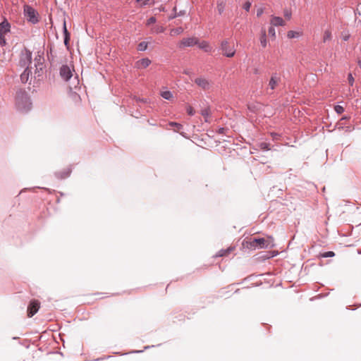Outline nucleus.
I'll return each mask as SVG.
<instances>
[{
	"instance_id": "nucleus-1",
	"label": "nucleus",
	"mask_w": 361,
	"mask_h": 361,
	"mask_svg": "<svg viewBox=\"0 0 361 361\" xmlns=\"http://www.w3.org/2000/svg\"><path fill=\"white\" fill-rule=\"evenodd\" d=\"M16 105L18 110L27 112L31 109L32 103L25 90H19L16 93Z\"/></svg>"
},
{
	"instance_id": "nucleus-2",
	"label": "nucleus",
	"mask_w": 361,
	"mask_h": 361,
	"mask_svg": "<svg viewBox=\"0 0 361 361\" xmlns=\"http://www.w3.org/2000/svg\"><path fill=\"white\" fill-rule=\"evenodd\" d=\"M250 248H268L273 247L274 245V239L271 237H269L268 239H264L263 238H255L250 241Z\"/></svg>"
},
{
	"instance_id": "nucleus-3",
	"label": "nucleus",
	"mask_w": 361,
	"mask_h": 361,
	"mask_svg": "<svg viewBox=\"0 0 361 361\" xmlns=\"http://www.w3.org/2000/svg\"><path fill=\"white\" fill-rule=\"evenodd\" d=\"M32 61V52L25 49L20 55L18 66L22 68H30Z\"/></svg>"
},
{
	"instance_id": "nucleus-4",
	"label": "nucleus",
	"mask_w": 361,
	"mask_h": 361,
	"mask_svg": "<svg viewBox=\"0 0 361 361\" xmlns=\"http://www.w3.org/2000/svg\"><path fill=\"white\" fill-rule=\"evenodd\" d=\"M24 15L27 18V20L32 24H36L39 22L38 13L29 5L24 6Z\"/></svg>"
},
{
	"instance_id": "nucleus-5",
	"label": "nucleus",
	"mask_w": 361,
	"mask_h": 361,
	"mask_svg": "<svg viewBox=\"0 0 361 361\" xmlns=\"http://www.w3.org/2000/svg\"><path fill=\"white\" fill-rule=\"evenodd\" d=\"M221 49L223 54L229 58L233 57L235 53L234 46L231 44L226 39L221 42Z\"/></svg>"
},
{
	"instance_id": "nucleus-6",
	"label": "nucleus",
	"mask_w": 361,
	"mask_h": 361,
	"mask_svg": "<svg viewBox=\"0 0 361 361\" xmlns=\"http://www.w3.org/2000/svg\"><path fill=\"white\" fill-rule=\"evenodd\" d=\"M59 74L65 81H68L73 75L72 70L68 65H63L60 68Z\"/></svg>"
},
{
	"instance_id": "nucleus-7",
	"label": "nucleus",
	"mask_w": 361,
	"mask_h": 361,
	"mask_svg": "<svg viewBox=\"0 0 361 361\" xmlns=\"http://www.w3.org/2000/svg\"><path fill=\"white\" fill-rule=\"evenodd\" d=\"M195 84L204 90H209L211 87L210 81L202 77L197 78L195 80Z\"/></svg>"
},
{
	"instance_id": "nucleus-8",
	"label": "nucleus",
	"mask_w": 361,
	"mask_h": 361,
	"mask_svg": "<svg viewBox=\"0 0 361 361\" xmlns=\"http://www.w3.org/2000/svg\"><path fill=\"white\" fill-rule=\"evenodd\" d=\"M198 39L196 37H188V38H183L180 44L179 47L183 48V47H192L195 44H197Z\"/></svg>"
},
{
	"instance_id": "nucleus-9",
	"label": "nucleus",
	"mask_w": 361,
	"mask_h": 361,
	"mask_svg": "<svg viewBox=\"0 0 361 361\" xmlns=\"http://www.w3.org/2000/svg\"><path fill=\"white\" fill-rule=\"evenodd\" d=\"M281 80V77L276 73H272L268 84L269 89L271 90H275Z\"/></svg>"
},
{
	"instance_id": "nucleus-10",
	"label": "nucleus",
	"mask_w": 361,
	"mask_h": 361,
	"mask_svg": "<svg viewBox=\"0 0 361 361\" xmlns=\"http://www.w3.org/2000/svg\"><path fill=\"white\" fill-rule=\"evenodd\" d=\"M39 308V302L37 300L31 301L27 307V316L32 317L38 311Z\"/></svg>"
},
{
	"instance_id": "nucleus-11",
	"label": "nucleus",
	"mask_w": 361,
	"mask_h": 361,
	"mask_svg": "<svg viewBox=\"0 0 361 361\" xmlns=\"http://www.w3.org/2000/svg\"><path fill=\"white\" fill-rule=\"evenodd\" d=\"M39 59L35 58V61H37V63H35V78L39 77L41 75V73L43 69V63L42 60L43 59L40 54H38Z\"/></svg>"
},
{
	"instance_id": "nucleus-12",
	"label": "nucleus",
	"mask_w": 361,
	"mask_h": 361,
	"mask_svg": "<svg viewBox=\"0 0 361 361\" xmlns=\"http://www.w3.org/2000/svg\"><path fill=\"white\" fill-rule=\"evenodd\" d=\"M151 64V60L148 58H143L135 63V67L137 69L146 68Z\"/></svg>"
},
{
	"instance_id": "nucleus-13",
	"label": "nucleus",
	"mask_w": 361,
	"mask_h": 361,
	"mask_svg": "<svg viewBox=\"0 0 361 361\" xmlns=\"http://www.w3.org/2000/svg\"><path fill=\"white\" fill-rule=\"evenodd\" d=\"M11 29V25L7 21L6 19H4L1 23H0V33L5 35L10 32Z\"/></svg>"
},
{
	"instance_id": "nucleus-14",
	"label": "nucleus",
	"mask_w": 361,
	"mask_h": 361,
	"mask_svg": "<svg viewBox=\"0 0 361 361\" xmlns=\"http://www.w3.org/2000/svg\"><path fill=\"white\" fill-rule=\"evenodd\" d=\"M271 24L273 26H284L286 23L282 18L273 16L271 19Z\"/></svg>"
},
{
	"instance_id": "nucleus-15",
	"label": "nucleus",
	"mask_w": 361,
	"mask_h": 361,
	"mask_svg": "<svg viewBox=\"0 0 361 361\" xmlns=\"http://www.w3.org/2000/svg\"><path fill=\"white\" fill-rule=\"evenodd\" d=\"M31 71L30 68H25L23 72L20 74V80L23 83H26L29 80Z\"/></svg>"
},
{
	"instance_id": "nucleus-16",
	"label": "nucleus",
	"mask_w": 361,
	"mask_h": 361,
	"mask_svg": "<svg viewBox=\"0 0 361 361\" xmlns=\"http://www.w3.org/2000/svg\"><path fill=\"white\" fill-rule=\"evenodd\" d=\"M226 7V1L225 0H218L217 1V11L219 15H221Z\"/></svg>"
},
{
	"instance_id": "nucleus-17",
	"label": "nucleus",
	"mask_w": 361,
	"mask_h": 361,
	"mask_svg": "<svg viewBox=\"0 0 361 361\" xmlns=\"http://www.w3.org/2000/svg\"><path fill=\"white\" fill-rule=\"evenodd\" d=\"M260 44L262 47H266L267 44V34L264 29L261 30Z\"/></svg>"
},
{
	"instance_id": "nucleus-18",
	"label": "nucleus",
	"mask_w": 361,
	"mask_h": 361,
	"mask_svg": "<svg viewBox=\"0 0 361 361\" xmlns=\"http://www.w3.org/2000/svg\"><path fill=\"white\" fill-rule=\"evenodd\" d=\"M332 39V34L330 29H327L324 32L322 41L324 43Z\"/></svg>"
},
{
	"instance_id": "nucleus-19",
	"label": "nucleus",
	"mask_w": 361,
	"mask_h": 361,
	"mask_svg": "<svg viewBox=\"0 0 361 361\" xmlns=\"http://www.w3.org/2000/svg\"><path fill=\"white\" fill-rule=\"evenodd\" d=\"M302 35L301 32L290 30L287 33V37L290 39L298 38Z\"/></svg>"
},
{
	"instance_id": "nucleus-20",
	"label": "nucleus",
	"mask_w": 361,
	"mask_h": 361,
	"mask_svg": "<svg viewBox=\"0 0 361 361\" xmlns=\"http://www.w3.org/2000/svg\"><path fill=\"white\" fill-rule=\"evenodd\" d=\"M47 55L49 61H54L56 56L54 54V49L51 46L49 47L47 51Z\"/></svg>"
},
{
	"instance_id": "nucleus-21",
	"label": "nucleus",
	"mask_w": 361,
	"mask_h": 361,
	"mask_svg": "<svg viewBox=\"0 0 361 361\" xmlns=\"http://www.w3.org/2000/svg\"><path fill=\"white\" fill-rule=\"evenodd\" d=\"M200 113L204 117V121L208 122V118L211 114L210 109L209 107L202 109Z\"/></svg>"
},
{
	"instance_id": "nucleus-22",
	"label": "nucleus",
	"mask_w": 361,
	"mask_h": 361,
	"mask_svg": "<svg viewBox=\"0 0 361 361\" xmlns=\"http://www.w3.org/2000/svg\"><path fill=\"white\" fill-rule=\"evenodd\" d=\"M233 250V247H228L226 250H221L216 256L218 257H224L226 256L228 253H230Z\"/></svg>"
},
{
	"instance_id": "nucleus-23",
	"label": "nucleus",
	"mask_w": 361,
	"mask_h": 361,
	"mask_svg": "<svg viewBox=\"0 0 361 361\" xmlns=\"http://www.w3.org/2000/svg\"><path fill=\"white\" fill-rule=\"evenodd\" d=\"M199 47L202 49H204L205 51H211V47H209V44L204 41H203L200 44H199Z\"/></svg>"
},
{
	"instance_id": "nucleus-24",
	"label": "nucleus",
	"mask_w": 361,
	"mask_h": 361,
	"mask_svg": "<svg viewBox=\"0 0 361 361\" xmlns=\"http://www.w3.org/2000/svg\"><path fill=\"white\" fill-rule=\"evenodd\" d=\"M148 43L146 42H141L137 44V50L140 51H144L147 49Z\"/></svg>"
},
{
	"instance_id": "nucleus-25",
	"label": "nucleus",
	"mask_w": 361,
	"mask_h": 361,
	"mask_svg": "<svg viewBox=\"0 0 361 361\" xmlns=\"http://www.w3.org/2000/svg\"><path fill=\"white\" fill-rule=\"evenodd\" d=\"M183 32V29L181 27H178L174 29H172L170 32L171 35H180Z\"/></svg>"
},
{
	"instance_id": "nucleus-26",
	"label": "nucleus",
	"mask_w": 361,
	"mask_h": 361,
	"mask_svg": "<svg viewBox=\"0 0 361 361\" xmlns=\"http://www.w3.org/2000/svg\"><path fill=\"white\" fill-rule=\"evenodd\" d=\"M259 147L262 150L268 151L270 149V144L265 142H262L259 144Z\"/></svg>"
},
{
	"instance_id": "nucleus-27",
	"label": "nucleus",
	"mask_w": 361,
	"mask_h": 361,
	"mask_svg": "<svg viewBox=\"0 0 361 361\" xmlns=\"http://www.w3.org/2000/svg\"><path fill=\"white\" fill-rule=\"evenodd\" d=\"M161 97L167 100H170L173 97V94L170 91H164L161 93Z\"/></svg>"
},
{
	"instance_id": "nucleus-28",
	"label": "nucleus",
	"mask_w": 361,
	"mask_h": 361,
	"mask_svg": "<svg viewBox=\"0 0 361 361\" xmlns=\"http://www.w3.org/2000/svg\"><path fill=\"white\" fill-rule=\"evenodd\" d=\"M169 125L171 126H172V127H175L176 128V129H175L176 131H178L180 129H182V128H183V126L181 124L176 123V122H170Z\"/></svg>"
},
{
	"instance_id": "nucleus-29",
	"label": "nucleus",
	"mask_w": 361,
	"mask_h": 361,
	"mask_svg": "<svg viewBox=\"0 0 361 361\" xmlns=\"http://www.w3.org/2000/svg\"><path fill=\"white\" fill-rule=\"evenodd\" d=\"M334 110L338 114H343L344 112V111H345L344 108L342 106H340V105H336L335 107H334Z\"/></svg>"
},
{
	"instance_id": "nucleus-30",
	"label": "nucleus",
	"mask_w": 361,
	"mask_h": 361,
	"mask_svg": "<svg viewBox=\"0 0 361 361\" xmlns=\"http://www.w3.org/2000/svg\"><path fill=\"white\" fill-rule=\"evenodd\" d=\"M335 255V253L333 252V251H328V252H324L323 254H322V257H334Z\"/></svg>"
},
{
	"instance_id": "nucleus-31",
	"label": "nucleus",
	"mask_w": 361,
	"mask_h": 361,
	"mask_svg": "<svg viewBox=\"0 0 361 361\" xmlns=\"http://www.w3.org/2000/svg\"><path fill=\"white\" fill-rule=\"evenodd\" d=\"M137 2L143 1L142 6L154 4V1L151 0H136Z\"/></svg>"
},
{
	"instance_id": "nucleus-32",
	"label": "nucleus",
	"mask_w": 361,
	"mask_h": 361,
	"mask_svg": "<svg viewBox=\"0 0 361 361\" xmlns=\"http://www.w3.org/2000/svg\"><path fill=\"white\" fill-rule=\"evenodd\" d=\"M186 111L190 116H193L195 113L194 109L191 106H188L186 108Z\"/></svg>"
},
{
	"instance_id": "nucleus-33",
	"label": "nucleus",
	"mask_w": 361,
	"mask_h": 361,
	"mask_svg": "<svg viewBox=\"0 0 361 361\" xmlns=\"http://www.w3.org/2000/svg\"><path fill=\"white\" fill-rule=\"evenodd\" d=\"M269 35L273 37L276 36V31L273 25L269 28Z\"/></svg>"
},
{
	"instance_id": "nucleus-34",
	"label": "nucleus",
	"mask_w": 361,
	"mask_h": 361,
	"mask_svg": "<svg viewBox=\"0 0 361 361\" xmlns=\"http://www.w3.org/2000/svg\"><path fill=\"white\" fill-rule=\"evenodd\" d=\"M6 44V39L4 35L0 33V45L5 46Z\"/></svg>"
},
{
	"instance_id": "nucleus-35",
	"label": "nucleus",
	"mask_w": 361,
	"mask_h": 361,
	"mask_svg": "<svg viewBox=\"0 0 361 361\" xmlns=\"http://www.w3.org/2000/svg\"><path fill=\"white\" fill-rule=\"evenodd\" d=\"M348 80L349 85L350 86H353V84H354L355 80H354V78L353 77L351 73L348 74Z\"/></svg>"
},
{
	"instance_id": "nucleus-36",
	"label": "nucleus",
	"mask_w": 361,
	"mask_h": 361,
	"mask_svg": "<svg viewBox=\"0 0 361 361\" xmlns=\"http://www.w3.org/2000/svg\"><path fill=\"white\" fill-rule=\"evenodd\" d=\"M63 32L64 37L70 36V33L68 32V30L66 28V21L63 22Z\"/></svg>"
},
{
	"instance_id": "nucleus-37",
	"label": "nucleus",
	"mask_w": 361,
	"mask_h": 361,
	"mask_svg": "<svg viewBox=\"0 0 361 361\" xmlns=\"http://www.w3.org/2000/svg\"><path fill=\"white\" fill-rule=\"evenodd\" d=\"M250 7H251V3L250 1H246L244 4H243V8L246 11H249L250 9Z\"/></svg>"
},
{
	"instance_id": "nucleus-38",
	"label": "nucleus",
	"mask_w": 361,
	"mask_h": 361,
	"mask_svg": "<svg viewBox=\"0 0 361 361\" xmlns=\"http://www.w3.org/2000/svg\"><path fill=\"white\" fill-rule=\"evenodd\" d=\"M156 20H157L155 17H150L147 21V25H150L151 24L156 23Z\"/></svg>"
},
{
	"instance_id": "nucleus-39",
	"label": "nucleus",
	"mask_w": 361,
	"mask_h": 361,
	"mask_svg": "<svg viewBox=\"0 0 361 361\" xmlns=\"http://www.w3.org/2000/svg\"><path fill=\"white\" fill-rule=\"evenodd\" d=\"M350 38V35L348 32H343L342 33V39L344 41H348Z\"/></svg>"
},
{
	"instance_id": "nucleus-40",
	"label": "nucleus",
	"mask_w": 361,
	"mask_h": 361,
	"mask_svg": "<svg viewBox=\"0 0 361 361\" xmlns=\"http://www.w3.org/2000/svg\"><path fill=\"white\" fill-rule=\"evenodd\" d=\"M164 31V28L161 26L157 27L154 30V32L156 33H161Z\"/></svg>"
},
{
	"instance_id": "nucleus-41",
	"label": "nucleus",
	"mask_w": 361,
	"mask_h": 361,
	"mask_svg": "<svg viewBox=\"0 0 361 361\" xmlns=\"http://www.w3.org/2000/svg\"><path fill=\"white\" fill-rule=\"evenodd\" d=\"M284 16L288 19H290L291 17V12L288 10L284 11Z\"/></svg>"
},
{
	"instance_id": "nucleus-42",
	"label": "nucleus",
	"mask_w": 361,
	"mask_h": 361,
	"mask_svg": "<svg viewBox=\"0 0 361 361\" xmlns=\"http://www.w3.org/2000/svg\"><path fill=\"white\" fill-rule=\"evenodd\" d=\"M70 40V36H66L64 37V44L68 48V43Z\"/></svg>"
},
{
	"instance_id": "nucleus-43",
	"label": "nucleus",
	"mask_w": 361,
	"mask_h": 361,
	"mask_svg": "<svg viewBox=\"0 0 361 361\" xmlns=\"http://www.w3.org/2000/svg\"><path fill=\"white\" fill-rule=\"evenodd\" d=\"M185 11H180L177 14L174 15L173 16L171 17V18H173L176 16H181L185 15Z\"/></svg>"
},
{
	"instance_id": "nucleus-44",
	"label": "nucleus",
	"mask_w": 361,
	"mask_h": 361,
	"mask_svg": "<svg viewBox=\"0 0 361 361\" xmlns=\"http://www.w3.org/2000/svg\"><path fill=\"white\" fill-rule=\"evenodd\" d=\"M263 12H264L263 8H259V9L257 10V16L258 17H259L260 16H262V15Z\"/></svg>"
},
{
	"instance_id": "nucleus-45",
	"label": "nucleus",
	"mask_w": 361,
	"mask_h": 361,
	"mask_svg": "<svg viewBox=\"0 0 361 361\" xmlns=\"http://www.w3.org/2000/svg\"><path fill=\"white\" fill-rule=\"evenodd\" d=\"M70 173L71 171H68L67 172L65 173L64 175L63 176H61L60 178H67L69 175H70Z\"/></svg>"
},
{
	"instance_id": "nucleus-46",
	"label": "nucleus",
	"mask_w": 361,
	"mask_h": 361,
	"mask_svg": "<svg viewBox=\"0 0 361 361\" xmlns=\"http://www.w3.org/2000/svg\"><path fill=\"white\" fill-rule=\"evenodd\" d=\"M357 64H358L359 67L361 68V59H359L357 60Z\"/></svg>"
},
{
	"instance_id": "nucleus-47",
	"label": "nucleus",
	"mask_w": 361,
	"mask_h": 361,
	"mask_svg": "<svg viewBox=\"0 0 361 361\" xmlns=\"http://www.w3.org/2000/svg\"><path fill=\"white\" fill-rule=\"evenodd\" d=\"M224 131V128H221L219 130V133H223Z\"/></svg>"
},
{
	"instance_id": "nucleus-48",
	"label": "nucleus",
	"mask_w": 361,
	"mask_h": 361,
	"mask_svg": "<svg viewBox=\"0 0 361 361\" xmlns=\"http://www.w3.org/2000/svg\"><path fill=\"white\" fill-rule=\"evenodd\" d=\"M277 135V133H272V136L274 138H276Z\"/></svg>"
},
{
	"instance_id": "nucleus-49",
	"label": "nucleus",
	"mask_w": 361,
	"mask_h": 361,
	"mask_svg": "<svg viewBox=\"0 0 361 361\" xmlns=\"http://www.w3.org/2000/svg\"><path fill=\"white\" fill-rule=\"evenodd\" d=\"M277 135V133H272V136L274 138H276Z\"/></svg>"
},
{
	"instance_id": "nucleus-50",
	"label": "nucleus",
	"mask_w": 361,
	"mask_h": 361,
	"mask_svg": "<svg viewBox=\"0 0 361 361\" xmlns=\"http://www.w3.org/2000/svg\"><path fill=\"white\" fill-rule=\"evenodd\" d=\"M346 119V117H343L341 120Z\"/></svg>"
},
{
	"instance_id": "nucleus-51",
	"label": "nucleus",
	"mask_w": 361,
	"mask_h": 361,
	"mask_svg": "<svg viewBox=\"0 0 361 361\" xmlns=\"http://www.w3.org/2000/svg\"><path fill=\"white\" fill-rule=\"evenodd\" d=\"M358 254H361V251L360 250H358Z\"/></svg>"
}]
</instances>
